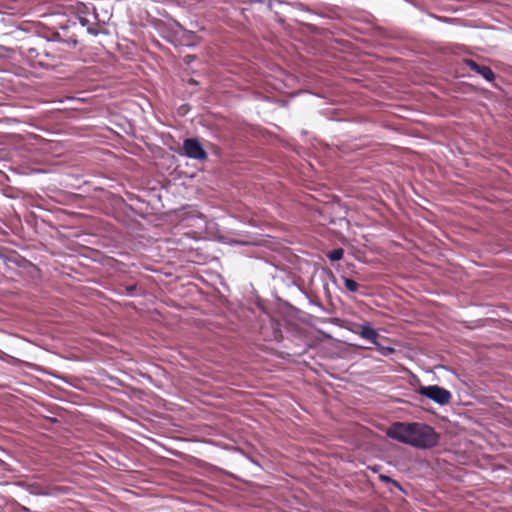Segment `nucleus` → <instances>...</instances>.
<instances>
[{"label":"nucleus","instance_id":"nucleus-7","mask_svg":"<svg viewBox=\"0 0 512 512\" xmlns=\"http://www.w3.org/2000/svg\"><path fill=\"white\" fill-rule=\"evenodd\" d=\"M344 285L350 292H356L359 289V284L351 278H344Z\"/></svg>","mask_w":512,"mask_h":512},{"label":"nucleus","instance_id":"nucleus-5","mask_svg":"<svg viewBox=\"0 0 512 512\" xmlns=\"http://www.w3.org/2000/svg\"><path fill=\"white\" fill-rule=\"evenodd\" d=\"M465 64L474 72H476L477 74L481 75L484 79H486L487 81H493L495 79V74L494 72L492 71V69L488 66H483V65H479L477 64L474 60L472 59H466L465 60Z\"/></svg>","mask_w":512,"mask_h":512},{"label":"nucleus","instance_id":"nucleus-10","mask_svg":"<svg viewBox=\"0 0 512 512\" xmlns=\"http://www.w3.org/2000/svg\"><path fill=\"white\" fill-rule=\"evenodd\" d=\"M35 51V49H30L29 54L32 55V53Z\"/></svg>","mask_w":512,"mask_h":512},{"label":"nucleus","instance_id":"nucleus-2","mask_svg":"<svg viewBox=\"0 0 512 512\" xmlns=\"http://www.w3.org/2000/svg\"><path fill=\"white\" fill-rule=\"evenodd\" d=\"M348 329L353 333L359 335L361 338L370 341L373 345H375L377 351L383 356H389L390 354H393L395 352L394 348L383 346L378 342L379 333L369 324H352V326L348 327Z\"/></svg>","mask_w":512,"mask_h":512},{"label":"nucleus","instance_id":"nucleus-8","mask_svg":"<svg viewBox=\"0 0 512 512\" xmlns=\"http://www.w3.org/2000/svg\"><path fill=\"white\" fill-rule=\"evenodd\" d=\"M379 479H380L382 482L391 483L393 486L397 487L398 489H401V485L399 484V482H397L396 480H393V479H392V478H390L389 476H386V475H380V476H379Z\"/></svg>","mask_w":512,"mask_h":512},{"label":"nucleus","instance_id":"nucleus-4","mask_svg":"<svg viewBox=\"0 0 512 512\" xmlns=\"http://www.w3.org/2000/svg\"><path fill=\"white\" fill-rule=\"evenodd\" d=\"M183 155L195 160H206L207 152L196 138H187L182 145Z\"/></svg>","mask_w":512,"mask_h":512},{"label":"nucleus","instance_id":"nucleus-1","mask_svg":"<svg viewBox=\"0 0 512 512\" xmlns=\"http://www.w3.org/2000/svg\"><path fill=\"white\" fill-rule=\"evenodd\" d=\"M387 435L401 443L421 449L432 448L439 440L434 428L418 422H395L388 428Z\"/></svg>","mask_w":512,"mask_h":512},{"label":"nucleus","instance_id":"nucleus-11","mask_svg":"<svg viewBox=\"0 0 512 512\" xmlns=\"http://www.w3.org/2000/svg\"><path fill=\"white\" fill-rule=\"evenodd\" d=\"M38 63H39V65H41V66H43V65H44V63H43L42 61H39Z\"/></svg>","mask_w":512,"mask_h":512},{"label":"nucleus","instance_id":"nucleus-9","mask_svg":"<svg viewBox=\"0 0 512 512\" xmlns=\"http://www.w3.org/2000/svg\"><path fill=\"white\" fill-rule=\"evenodd\" d=\"M88 32L93 34V35H97L98 34L97 30H95L93 28H88Z\"/></svg>","mask_w":512,"mask_h":512},{"label":"nucleus","instance_id":"nucleus-3","mask_svg":"<svg viewBox=\"0 0 512 512\" xmlns=\"http://www.w3.org/2000/svg\"><path fill=\"white\" fill-rule=\"evenodd\" d=\"M418 393L439 405L448 404L452 398L451 393L447 389L437 385L421 386L418 389Z\"/></svg>","mask_w":512,"mask_h":512},{"label":"nucleus","instance_id":"nucleus-6","mask_svg":"<svg viewBox=\"0 0 512 512\" xmlns=\"http://www.w3.org/2000/svg\"><path fill=\"white\" fill-rule=\"evenodd\" d=\"M343 255H344V250L342 248H337V249H334V250L330 251L327 254V257L331 261H339V260H341L343 258Z\"/></svg>","mask_w":512,"mask_h":512}]
</instances>
